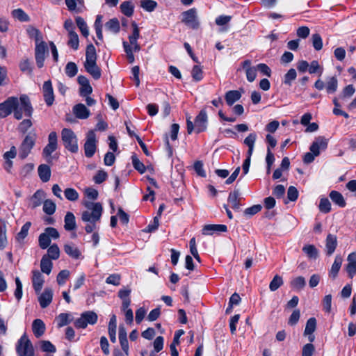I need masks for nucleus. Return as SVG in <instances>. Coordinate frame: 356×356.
I'll return each instance as SVG.
<instances>
[{"mask_svg": "<svg viewBox=\"0 0 356 356\" xmlns=\"http://www.w3.org/2000/svg\"><path fill=\"white\" fill-rule=\"evenodd\" d=\"M140 4L147 12H152L157 6V3L153 0H141Z\"/></svg>", "mask_w": 356, "mask_h": 356, "instance_id": "nucleus-49", "label": "nucleus"}, {"mask_svg": "<svg viewBox=\"0 0 356 356\" xmlns=\"http://www.w3.org/2000/svg\"><path fill=\"white\" fill-rule=\"evenodd\" d=\"M302 251L310 259H316L318 257V250L314 245H305L302 248Z\"/></svg>", "mask_w": 356, "mask_h": 356, "instance_id": "nucleus-38", "label": "nucleus"}, {"mask_svg": "<svg viewBox=\"0 0 356 356\" xmlns=\"http://www.w3.org/2000/svg\"><path fill=\"white\" fill-rule=\"evenodd\" d=\"M31 224L30 222H26L21 228L20 232L17 234L16 239L18 241L24 240L28 235L29 230Z\"/></svg>", "mask_w": 356, "mask_h": 356, "instance_id": "nucleus-56", "label": "nucleus"}, {"mask_svg": "<svg viewBox=\"0 0 356 356\" xmlns=\"http://www.w3.org/2000/svg\"><path fill=\"white\" fill-rule=\"evenodd\" d=\"M32 274H33V276H32L33 287L35 293L38 294L40 293V291L42 289V286H43V284L44 282V277L42 276V273L38 270H33Z\"/></svg>", "mask_w": 356, "mask_h": 356, "instance_id": "nucleus-16", "label": "nucleus"}, {"mask_svg": "<svg viewBox=\"0 0 356 356\" xmlns=\"http://www.w3.org/2000/svg\"><path fill=\"white\" fill-rule=\"evenodd\" d=\"M318 208L323 213H329L331 211V203L330 200L326 197L321 198L320 200Z\"/></svg>", "mask_w": 356, "mask_h": 356, "instance_id": "nucleus-53", "label": "nucleus"}, {"mask_svg": "<svg viewBox=\"0 0 356 356\" xmlns=\"http://www.w3.org/2000/svg\"><path fill=\"white\" fill-rule=\"evenodd\" d=\"M40 348L43 352L54 353L56 351L55 346L49 341L43 340L40 341Z\"/></svg>", "mask_w": 356, "mask_h": 356, "instance_id": "nucleus-50", "label": "nucleus"}, {"mask_svg": "<svg viewBox=\"0 0 356 356\" xmlns=\"http://www.w3.org/2000/svg\"><path fill=\"white\" fill-rule=\"evenodd\" d=\"M97 54L95 46L90 44L86 47L84 67L95 79L101 77V70L97 65Z\"/></svg>", "mask_w": 356, "mask_h": 356, "instance_id": "nucleus-1", "label": "nucleus"}, {"mask_svg": "<svg viewBox=\"0 0 356 356\" xmlns=\"http://www.w3.org/2000/svg\"><path fill=\"white\" fill-rule=\"evenodd\" d=\"M290 285L293 289L301 290L305 286L306 281L302 276H298L291 281Z\"/></svg>", "mask_w": 356, "mask_h": 356, "instance_id": "nucleus-39", "label": "nucleus"}, {"mask_svg": "<svg viewBox=\"0 0 356 356\" xmlns=\"http://www.w3.org/2000/svg\"><path fill=\"white\" fill-rule=\"evenodd\" d=\"M46 326L41 319H35L32 323V330L36 338L41 337L45 332Z\"/></svg>", "mask_w": 356, "mask_h": 356, "instance_id": "nucleus-24", "label": "nucleus"}, {"mask_svg": "<svg viewBox=\"0 0 356 356\" xmlns=\"http://www.w3.org/2000/svg\"><path fill=\"white\" fill-rule=\"evenodd\" d=\"M343 259L340 255H337L334 258V263L332 265L331 269L329 272V276L333 280L335 279L341 268Z\"/></svg>", "mask_w": 356, "mask_h": 356, "instance_id": "nucleus-27", "label": "nucleus"}, {"mask_svg": "<svg viewBox=\"0 0 356 356\" xmlns=\"http://www.w3.org/2000/svg\"><path fill=\"white\" fill-rule=\"evenodd\" d=\"M325 87L328 94L335 92L338 88V81L336 76L328 77Z\"/></svg>", "mask_w": 356, "mask_h": 356, "instance_id": "nucleus-34", "label": "nucleus"}, {"mask_svg": "<svg viewBox=\"0 0 356 356\" xmlns=\"http://www.w3.org/2000/svg\"><path fill=\"white\" fill-rule=\"evenodd\" d=\"M73 113L79 119H87L90 112L87 107L83 104H78L73 107Z\"/></svg>", "mask_w": 356, "mask_h": 356, "instance_id": "nucleus-22", "label": "nucleus"}, {"mask_svg": "<svg viewBox=\"0 0 356 356\" xmlns=\"http://www.w3.org/2000/svg\"><path fill=\"white\" fill-rule=\"evenodd\" d=\"M44 198V193L42 190H38L31 197V207L35 209L39 207Z\"/></svg>", "mask_w": 356, "mask_h": 356, "instance_id": "nucleus-30", "label": "nucleus"}, {"mask_svg": "<svg viewBox=\"0 0 356 356\" xmlns=\"http://www.w3.org/2000/svg\"><path fill=\"white\" fill-rule=\"evenodd\" d=\"M49 259H58L60 257V249L56 244L50 245L47 250V254H45Z\"/></svg>", "mask_w": 356, "mask_h": 356, "instance_id": "nucleus-42", "label": "nucleus"}, {"mask_svg": "<svg viewBox=\"0 0 356 356\" xmlns=\"http://www.w3.org/2000/svg\"><path fill=\"white\" fill-rule=\"evenodd\" d=\"M64 195L67 200L72 202L76 201L79 197L78 192L72 188H66L64 191Z\"/></svg>", "mask_w": 356, "mask_h": 356, "instance_id": "nucleus-47", "label": "nucleus"}, {"mask_svg": "<svg viewBox=\"0 0 356 356\" xmlns=\"http://www.w3.org/2000/svg\"><path fill=\"white\" fill-rule=\"evenodd\" d=\"M327 146V140L324 137L319 136L313 142L309 149L314 155L318 156L320 154V151L321 149H325Z\"/></svg>", "mask_w": 356, "mask_h": 356, "instance_id": "nucleus-15", "label": "nucleus"}, {"mask_svg": "<svg viewBox=\"0 0 356 356\" xmlns=\"http://www.w3.org/2000/svg\"><path fill=\"white\" fill-rule=\"evenodd\" d=\"M35 135H27L22 141L19 148V156L24 159L30 154L31 149L35 145Z\"/></svg>", "mask_w": 356, "mask_h": 356, "instance_id": "nucleus-9", "label": "nucleus"}, {"mask_svg": "<svg viewBox=\"0 0 356 356\" xmlns=\"http://www.w3.org/2000/svg\"><path fill=\"white\" fill-rule=\"evenodd\" d=\"M70 276V271L62 270L57 275L56 281L59 285H63Z\"/></svg>", "mask_w": 356, "mask_h": 356, "instance_id": "nucleus-62", "label": "nucleus"}, {"mask_svg": "<svg viewBox=\"0 0 356 356\" xmlns=\"http://www.w3.org/2000/svg\"><path fill=\"white\" fill-rule=\"evenodd\" d=\"M191 75L193 79L196 81H200L203 78V72L200 65H195L193 67Z\"/></svg>", "mask_w": 356, "mask_h": 356, "instance_id": "nucleus-59", "label": "nucleus"}, {"mask_svg": "<svg viewBox=\"0 0 356 356\" xmlns=\"http://www.w3.org/2000/svg\"><path fill=\"white\" fill-rule=\"evenodd\" d=\"M69 40L67 42V44L71 47L74 50H76L79 48V37L76 32L70 33L68 34Z\"/></svg>", "mask_w": 356, "mask_h": 356, "instance_id": "nucleus-52", "label": "nucleus"}, {"mask_svg": "<svg viewBox=\"0 0 356 356\" xmlns=\"http://www.w3.org/2000/svg\"><path fill=\"white\" fill-rule=\"evenodd\" d=\"M108 177V174L104 170H99L94 176L93 180L95 184H100L104 182Z\"/></svg>", "mask_w": 356, "mask_h": 356, "instance_id": "nucleus-63", "label": "nucleus"}, {"mask_svg": "<svg viewBox=\"0 0 356 356\" xmlns=\"http://www.w3.org/2000/svg\"><path fill=\"white\" fill-rule=\"evenodd\" d=\"M96 135L94 131H89L86 135V140L84 144L85 155L88 158L92 157L97 149Z\"/></svg>", "mask_w": 356, "mask_h": 356, "instance_id": "nucleus-10", "label": "nucleus"}, {"mask_svg": "<svg viewBox=\"0 0 356 356\" xmlns=\"http://www.w3.org/2000/svg\"><path fill=\"white\" fill-rule=\"evenodd\" d=\"M84 207L87 209L82 212L81 220L85 222H97L99 221L103 208L100 202L86 201Z\"/></svg>", "mask_w": 356, "mask_h": 356, "instance_id": "nucleus-2", "label": "nucleus"}, {"mask_svg": "<svg viewBox=\"0 0 356 356\" xmlns=\"http://www.w3.org/2000/svg\"><path fill=\"white\" fill-rule=\"evenodd\" d=\"M65 71L67 76L70 78L74 77L78 72L77 65L74 62H69L65 66Z\"/></svg>", "mask_w": 356, "mask_h": 356, "instance_id": "nucleus-46", "label": "nucleus"}, {"mask_svg": "<svg viewBox=\"0 0 356 356\" xmlns=\"http://www.w3.org/2000/svg\"><path fill=\"white\" fill-rule=\"evenodd\" d=\"M61 140L65 147L72 153H76L79 150L77 138L75 134L70 129L65 128L61 131Z\"/></svg>", "mask_w": 356, "mask_h": 356, "instance_id": "nucleus-5", "label": "nucleus"}, {"mask_svg": "<svg viewBox=\"0 0 356 356\" xmlns=\"http://www.w3.org/2000/svg\"><path fill=\"white\" fill-rule=\"evenodd\" d=\"M48 51L47 45L45 42L40 41L35 43V58L37 66L41 68L44 65L45 60V55Z\"/></svg>", "mask_w": 356, "mask_h": 356, "instance_id": "nucleus-11", "label": "nucleus"}, {"mask_svg": "<svg viewBox=\"0 0 356 356\" xmlns=\"http://www.w3.org/2000/svg\"><path fill=\"white\" fill-rule=\"evenodd\" d=\"M17 97H10L0 104V118H4L10 115L17 106Z\"/></svg>", "mask_w": 356, "mask_h": 356, "instance_id": "nucleus-12", "label": "nucleus"}, {"mask_svg": "<svg viewBox=\"0 0 356 356\" xmlns=\"http://www.w3.org/2000/svg\"><path fill=\"white\" fill-rule=\"evenodd\" d=\"M58 136L56 132L51 131L48 136V143L42 149V156L47 163L52 161V153L58 149Z\"/></svg>", "mask_w": 356, "mask_h": 356, "instance_id": "nucleus-6", "label": "nucleus"}, {"mask_svg": "<svg viewBox=\"0 0 356 356\" xmlns=\"http://www.w3.org/2000/svg\"><path fill=\"white\" fill-rule=\"evenodd\" d=\"M39 245L42 249H46L50 246L51 239L45 232L42 233L38 238Z\"/></svg>", "mask_w": 356, "mask_h": 356, "instance_id": "nucleus-54", "label": "nucleus"}, {"mask_svg": "<svg viewBox=\"0 0 356 356\" xmlns=\"http://www.w3.org/2000/svg\"><path fill=\"white\" fill-rule=\"evenodd\" d=\"M38 175L43 182H47L51 177V169L47 164H41L38 169Z\"/></svg>", "mask_w": 356, "mask_h": 356, "instance_id": "nucleus-28", "label": "nucleus"}, {"mask_svg": "<svg viewBox=\"0 0 356 356\" xmlns=\"http://www.w3.org/2000/svg\"><path fill=\"white\" fill-rule=\"evenodd\" d=\"M314 350L315 348L312 343H307L302 347V356H312Z\"/></svg>", "mask_w": 356, "mask_h": 356, "instance_id": "nucleus-64", "label": "nucleus"}, {"mask_svg": "<svg viewBox=\"0 0 356 356\" xmlns=\"http://www.w3.org/2000/svg\"><path fill=\"white\" fill-rule=\"evenodd\" d=\"M76 23L82 35L87 38L89 35V30L83 18L79 16L76 17Z\"/></svg>", "mask_w": 356, "mask_h": 356, "instance_id": "nucleus-41", "label": "nucleus"}, {"mask_svg": "<svg viewBox=\"0 0 356 356\" xmlns=\"http://www.w3.org/2000/svg\"><path fill=\"white\" fill-rule=\"evenodd\" d=\"M17 106H15L13 115L17 120H21L23 115L31 117L33 113V107L31 106L29 97L26 95H22L19 98L17 97Z\"/></svg>", "mask_w": 356, "mask_h": 356, "instance_id": "nucleus-3", "label": "nucleus"}, {"mask_svg": "<svg viewBox=\"0 0 356 356\" xmlns=\"http://www.w3.org/2000/svg\"><path fill=\"white\" fill-rule=\"evenodd\" d=\"M283 284V280L282 277L276 275L269 284V289L271 291H276Z\"/></svg>", "mask_w": 356, "mask_h": 356, "instance_id": "nucleus-58", "label": "nucleus"}, {"mask_svg": "<svg viewBox=\"0 0 356 356\" xmlns=\"http://www.w3.org/2000/svg\"><path fill=\"white\" fill-rule=\"evenodd\" d=\"M227 227L225 225H204L202 229V234L204 235H212L215 232H226Z\"/></svg>", "mask_w": 356, "mask_h": 356, "instance_id": "nucleus-18", "label": "nucleus"}, {"mask_svg": "<svg viewBox=\"0 0 356 356\" xmlns=\"http://www.w3.org/2000/svg\"><path fill=\"white\" fill-rule=\"evenodd\" d=\"M64 222V228L66 231H72L76 227L75 216L72 212H67Z\"/></svg>", "mask_w": 356, "mask_h": 356, "instance_id": "nucleus-25", "label": "nucleus"}, {"mask_svg": "<svg viewBox=\"0 0 356 356\" xmlns=\"http://www.w3.org/2000/svg\"><path fill=\"white\" fill-rule=\"evenodd\" d=\"M181 22L187 26L192 29H197L200 27V22L198 21L197 9L195 8H191L185 12H183Z\"/></svg>", "mask_w": 356, "mask_h": 356, "instance_id": "nucleus-8", "label": "nucleus"}, {"mask_svg": "<svg viewBox=\"0 0 356 356\" xmlns=\"http://www.w3.org/2000/svg\"><path fill=\"white\" fill-rule=\"evenodd\" d=\"M105 27L109 31L117 33L120 31V26L117 18H113L105 24Z\"/></svg>", "mask_w": 356, "mask_h": 356, "instance_id": "nucleus-40", "label": "nucleus"}, {"mask_svg": "<svg viewBox=\"0 0 356 356\" xmlns=\"http://www.w3.org/2000/svg\"><path fill=\"white\" fill-rule=\"evenodd\" d=\"M241 97V92L239 90H229L225 93V99L229 106L233 105Z\"/></svg>", "mask_w": 356, "mask_h": 356, "instance_id": "nucleus-29", "label": "nucleus"}, {"mask_svg": "<svg viewBox=\"0 0 356 356\" xmlns=\"http://www.w3.org/2000/svg\"><path fill=\"white\" fill-rule=\"evenodd\" d=\"M316 327V320L315 318L312 317L307 320L305 329L304 331V334H313Z\"/></svg>", "mask_w": 356, "mask_h": 356, "instance_id": "nucleus-48", "label": "nucleus"}, {"mask_svg": "<svg viewBox=\"0 0 356 356\" xmlns=\"http://www.w3.org/2000/svg\"><path fill=\"white\" fill-rule=\"evenodd\" d=\"M65 252L74 259H83L79 249L72 243H67L64 245Z\"/></svg>", "mask_w": 356, "mask_h": 356, "instance_id": "nucleus-23", "label": "nucleus"}, {"mask_svg": "<svg viewBox=\"0 0 356 356\" xmlns=\"http://www.w3.org/2000/svg\"><path fill=\"white\" fill-rule=\"evenodd\" d=\"M53 299V291L50 288H46L38 297V302L42 308L47 307Z\"/></svg>", "mask_w": 356, "mask_h": 356, "instance_id": "nucleus-17", "label": "nucleus"}, {"mask_svg": "<svg viewBox=\"0 0 356 356\" xmlns=\"http://www.w3.org/2000/svg\"><path fill=\"white\" fill-rule=\"evenodd\" d=\"M16 353L18 356H34V348L26 334H24L16 343Z\"/></svg>", "mask_w": 356, "mask_h": 356, "instance_id": "nucleus-4", "label": "nucleus"}, {"mask_svg": "<svg viewBox=\"0 0 356 356\" xmlns=\"http://www.w3.org/2000/svg\"><path fill=\"white\" fill-rule=\"evenodd\" d=\"M70 315L66 313L60 314L56 318V322L58 327L67 325L70 322Z\"/></svg>", "mask_w": 356, "mask_h": 356, "instance_id": "nucleus-51", "label": "nucleus"}, {"mask_svg": "<svg viewBox=\"0 0 356 356\" xmlns=\"http://www.w3.org/2000/svg\"><path fill=\"white\" fill-rule=\"evenodd\" d=\"M312 44L316 51H319L323 47V40L318 33L313 34L312 36Z\"/></svg>", "mask_w": 356, "mask_h": 356, "instance_id": "nucleus-60", "label": "nucleus"}, {"mask_svg": "<svg viewBox=\"0 0 356 356\" xmlns=\"http://www.w3.org/2000/svg\"><path fill=\"white\" fill-rule=\"evenodd\" d=\"M11 15L15 19L20 22H28L29 20L28 15L21 8L13 10Z\"/></svg>", "mask_w": 356, "mask_h": 356, "instance_id": "nucleus-44", "label": "nucleus"}, {"mask_svg": "<svg viewBox=\"0 0 356 356\" xmlns=\"http://www.w3.org/2000/svg\"><path fill=\"white\" fill-rule=\"evenodd\" d=\"M337 245V236L329 234L326 238V243H325V252L327 256H331Z\"/></svg>", "mask_w": 356, "mask_h": 356, "instance_id": "nucleus-21", "label": "nucleus"}, {"mask_svg": "<svg viewBox=\"0 0 356 356\" xmlns=\"http://www.w3.org/2000/svg\"><path fill=\"white\" fill-rule=\"evenodd\" d=\"M348 264L346 269L350 278L356 274V252H352L347 257Z\"/></svg>", "mask_w": 356, "mask_h": 356, "instance_id": "nucleus-20", "label": "nucleus"}, {"mask_svg": "<svg viewBox=\"0 0 356 356\" xmlns=\"http://www.w3.org/2000/svg\"><path fill=\"white\" fill-rule=\"evenodd\" d=\"M131 289L129 288H122L119 290L118 291V297L122 300V305L126 309L127 306H130L131 304V299H130V294H131Z\"/></svg>", "mask_w": 356, "mask_h": 356, "instance_id": "nucleus-26", "label": "nucleus"}, {"mask_svg": "<svg viewBox=\"0 0 356 356\" xmlns=\"http://www.w3.org/2000/svg\"><path fill=\"white\" fill-rule=\"evenodd\" d=\"M241 200V198L240 197V193L238 190H235L233 192H231L227 198V201L231 204L232 208L236 211H240Z\"/></svg>", "mask_w": 356, "mask_h": 356, "instance_id": "nucleus-19", "label": "nucleus"}, {"mask_svg": "<svg viewBox=\"0 0 356 356\" xmlns=\"http://www.w3.org/2000/svg\"><path fill=\"white\" fill-rule=\"evenodd\" d=\"M184 331L183 330H177L173 338V341L172 343L170 346V352H171V356H178L179 353L176 348V346L179 344V338L180 337L184 334Z\"/></svg>", "mask_w": 356, "mask_h": 356, "instance_id": "nucleus-31", "label": "nucleus"}, {"mask_svg": "<svg viewBox=\"0 0 356 356\" xmlns=\"http://www.w3.org/2000/svg\"><path fill=\"white\" fill-rule=\"evenodd\" d=\"M42 94L44 100L48 106H51L54 102V94L52 83L50 80L44 82L42 86Z\"/></svg>", "mask_w": 356, "mask_h": 356, "instance_id": "nucleus-13", "label": "nucleus"}, {"mask_svg": "<svg viewBox=\"0 0 356 356\" xmlns=\"http://www.w3.org/2000/svg\"><path fill=\"white\" fill-rule=\"evenodd\" d=\"M27 34L29 38L35 40V42L38 43L43 40L41 32L33 26H29L26 29Z\"/></svg>", "mask_w": 356, "mask_h": 356, "instance_id": "nucleus-37", "label": "nucleus"}, {"mask_svg": "<svg viewBox=\"0 0 356 356\" xmlns=\"http://www.w3.org/2000/svg\"><path fill=\"white\" fill-rule=\"evenodd\" d=\"M116 327H117V320L116 316L115 314L112 315L110 321L108 323V334L110 337V339L113 343L116 341Z\"/></svg>", "mask_w": 356, "mask_h": 356, "instance_id": "nucleus-32", "label": "nucleus"}, {"mask_svg": "<svg viewBox=\"0 0 356 356\" xmlns=\"http://www.w3.org/2000/svg\"><path fill=\"white\" fill-rule=\"evenodd\" d=\"M133 26V33L132 35H131L129 37V40L130 42V44H136V43H138L137 40L140 37V31L137 26V24L135 22L132 23Z\"/></svg>", "mask_w": 356, "mask_h": 356, "instance_id": "nucleus-57", "label": "nucleus"}, {"mask_svg": "<svg viewBox=\"0 0 356 356\" xmlns=\"http://www.w3.org/2000/svg\"><path fill=\"white\" fill-rule=\"evenodd\" d=\"M330 197L334 203L340 207H344L346 204L343 195L338 191H332L330 193Z\"/></svg>", "mask_w": 356, "mask_h": 356, "instance_id": "nucleus-35", "label": "nucleus"}, {"mask_svg": "<svg viewBox=\"0 0 356 356\" xmlns=\"http://www.w3.org/2000/svg\"><path fill=\"white\" fill-rule=\"evenodd\" d=\"M98 319L97 314L93 311L83 312L74 324L76 328L85 329L88 325H95Z\"/></svg>", "mask_w": 356, "mask_h": 356, "instance_id": "nucleus-7", "label": "nucleus"}, {"mask_svg": "<svg viewBox=\"0 0 356 356\" xmlns=\"http://www.w3.org/2000/svg\"><path fill=\"white\" fill-rule=\"evenodd\" d=\"M207 125V114L204 109L200 111L195 119V127L197 133L206 130Z\"/></svg>", "mask_w": 356, "mask_h": 356, "instance_id": "nucleus-14", "label": "nucleus"}, {"mask_svg": "<svg viewBox=\"0 0 356 356\" xmlns=\"http://www.w3.org/2000/svg\"><path fill=\"white\" fill-rule=\"evenodd\" d=\"M120 10L127 17H131L133 15L134 6L131 1H126L121 3Z\"/></svg>", "mask_w": 356, "mask_h": 356, "instance_id": "nucleus-36", "label": "nucleus"}, {"mask_svg": "<svg viewBox=\"0 0 356 356\" xmlns=\"http://www.w3.org/2000/svg\"><path fill=\"white\" fill-rule=\"evenodd\" d=\"M297 73L295 69L291 68L284 76L283 83L286 86H291L292 81L296 79Z\"/></svg>", "mask_w": 356, "mask_h": 356, "instance_id": "nucleus-43", "label": "nucleus"}, {"mask_svg": "<svg viewBox=\"0 0 356 356\" xmlns=\"http://www.w3.org/2000/svg\"><path fill=\"white\" fill-rule=\"evenodd\" d=\"M56 204L51 200H46L43 202V211L47 215H52L56 211Z\"/></svg>", "mask_w": 356, "mask_h": 356, "instance_id": "nucleus-45", "label": "nucleus"}, {"mask_svg": "<svg viewBox=\"0 0 356 356\" xmlns=\"http://www.w3.org/2000/svg\"><path fill=\"white\" fill-rule=\"evenodd\" d=\"M53 267V263L51 259H49L48 257L44 255L40 261V268L42 273L49 275L51 272Z\"/></svg>", "mask_w": 356, "mask_h": 356, "instance_id": "nucleus-33", "label": "nucleus"}, {"mask_svg": "<svg viewBox=\"0 0 356 356\" xmlns=\"http://www.w3.org/2000/svg\"><path fill=\"white\" fill-rule=\"evenodd\" d=\"M131 160L133 166L137 171L141 174L145 172L146 168L145 165L138 159L136 155H132Z\"/></svg>", "mask_w": 356, "mask_h": 356, "instance_id": "nucleus-55", "label": "nucleus"}, {"mask_svg": "<svg viewBox=\"0 0 356 356\" xmlns=\"http://www.w3.org/2000/svg\"><path fill=\"white\" fill-rule=\"evenodd\" d=\"M121 276L119 274L114 273L110 275L106 279V283L113 286H119L120 284Z\"/></svg>", "mask_w": 356, "mask_h": 356, "instance_id": "nucleus-61", "label": "nucleus"}]
</instances>
